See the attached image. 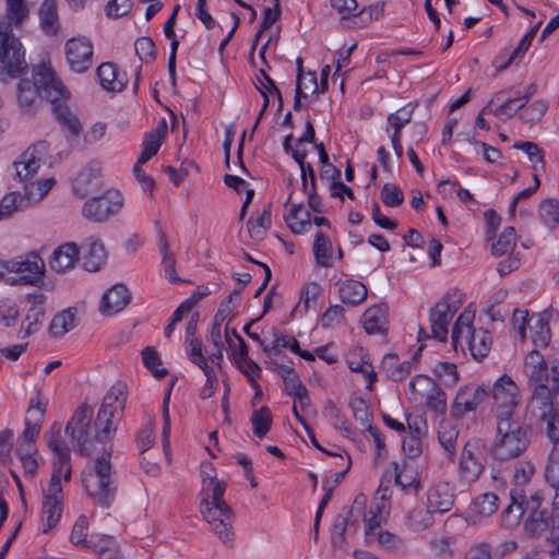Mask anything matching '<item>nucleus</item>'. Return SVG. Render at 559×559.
I'll return each instance as SVG.
<instances>
[{
	"mask_svg": "<svg viewBox=\"0 0 559 559\" xmlns=\"http://www.w3.org/2000/svg\"><path fill=\"white\" fill-rule=\"evenodd\" d=\"M524 373L533 386L527 404L530 414L543 415L559 394V368L556 361L547 362L538 350H531L524 362Z\"/></svg>",
	"mask_w": 559,
	"mask_h": 559,
	"instance_id": "nucleus-1",
	"label": "nucleus"
},
{
	"mask_svg": "<svg viewBox=\"0 0 559 559\" xmlns=\"http://www.w3.org/2000/svg\"><path fill=\"white\" fill-rule=\"evenodd\" d=\"M496 421V436L489 453L493 461L507 462L520 457L531 443V428L520 417Z\"/></svg>",
	"mask_w": 559,
	"mask_h": 559,
	"instance_id": "nucleus-2",
	"label": "nucleus"
},
{
	"mask_svg": "<svg viewBox=\"0 0 559 559\" xmlns=\"http://www.w3.org/2000/svg\"><path fill=\"white\" fill-rule=\"evenodd\" d=\"M82 483L95 504L109 508L114 503L118 483L112 473L110 452L94 461L93 468L83 473Z\"/></svg>",
	"mask_w": 559,
	"mask_h": 559,
	"instance_id": "nucleus-3",
	"label": "nucleus"
},
{
	"mask_svg": "<svg viewBox=\"0 0 559 559\" xmlns=\"http://www.w3.org/2000/svg\"><path fill=\"white\" fill-rule=\"evenodd\" d=\"M93 408L87 403H82L72 415L66 426V433L76 442L82 456H90L95 442H104L112 437V432H102L104 425H98V416L92 421Z\"/></svg>",
	"mask_w": 559,
	"mask_h": 559,
	"instance_id": "nucleus-4",
	"label": "nucleus"
},
{
	"mask_svg": "<svg viewBox=\"0 0 559 559\" xmlns=\"http://www.w3.org/2000/svg\"><path fill=\"white\" fill-rule=\"evenodd\" d=\"M474 317V312L464 310L454 322L451 340L455 350L459 346L463 349L466 344L472 356L481 360L491 349L492 337L487 330L473 326Z\"/></svg>",
	"mask_w": 559,
	"mask_h": 559,
	"instance_id": "nucleus-5",
	"label": "nucleus"
},
{
	"mask_svg": "<svg viewBox=\"0 0 559 559\" xmlns=\"http://www.w3.org/2000/svg\"><path fill=\"white\" fill-rule=\"evenodd\" d=\"M488 389V405L495 420L520 417L518 408L522 402V395L518 384L503 374L498 378Z\"/></svg>",
	"mask_w": 559,
	"mask_h": 559,
	"instance_id": "nucleus-6",
	"label": "nucleus"
},
{
	"mask_svg": "<svg viewBox=\"0 0 559 559\" xmlns=\"http://www.w3.org/2000/svg\"><path fill=\"white\" fill-rule=\"evenodd\" d=\"M56 82H62L56 72L48 67L41 66L34 73V80L22 79L17 84V102L25 112H31L38 100L45 97L51 104L56 92L52 88Z\"/></svg>",
	"mask_w": 559,
	"mask_h": 559,
	"instance_id": "nucleus-7",
	"label": "nucleus"
},
{
	"mask_svg": "<svg viewBox=\"0 0 559 559\" xmlns=\"http://www.w3.org/2000/svg\"><path fill=\"white\" fill-rule=\"evenodd\" d=\"M523 523L524 534L528 538H540L548 532L550 559H559V522H557V510L552 499L551 512L548 510L532 509Z\"/></svg>",
	"mask_w": 559,
	"mask_h": 559,
	"instance_id": "nucleus-8",
	"label": "nucleus"
},
{
	"mask_svg": "<svg viewBox=\"0 0 559 559\" xmlns=\"http://www.w3.org/2000/svg\"><path fill=\"white\" fill-rule=\"evenodd\" d=\"M488 451L481 439L474 438L465 442L459 457L457 483L469 488L484 474Z\"/></svg>",
	"mask_w": 559,
	"mask_h": 559,
	"instance_id": "nucleus-9",
	"label": "nucleus"
},
{
	"mask_svg": "<svg viewBox=\"0 0 559 559\" xmlns=\"http://www.w3.org/2000/svg\"><path fill=\"white\" fill-rule=\"evenodd\" d=\"M27 69L25 51L11 23L0 22V74L19 76Z\"/></svg>",
	"mask_w": 559,
	"mask_h": 559,
	"instance_id": "nucleus-10",
	"label": "nucleus"
},
{
	"mask_svg": "<svg viewBox=\"0 0 559 559\" xmlns=\"http://www.w3.org/2000/svg\"><path fill=\"white\" fill-rule=\"evenodd\" d=\"M464 294L457 288H451L430 309V330L433 338L441 342L447 340L448 326L463 304Z\"/></svg>",
	"mask_w": 559,
	"mask_h": 559,
	"instance_id": "nucleus-11",
	"label": "nucleus"
},
{
	"mask_svg": "<svg viewBox=\"0 0 559 559\" xmlns=\"http://www.w3.org/2000/svg\"><path fill=\"white\" fill-rule=\"evenodd\" d=\"M126 403L127 385L118 382L107 392L97 413L98 425H104V428H102L103 433H115L117 424L123 416Z\"/></svg>",
	"mask_w": 559,
	"mask_h": 559,
	"instance_id": "nucleus-12",
	"label": "nucleus"
},
{
	"mask_svg": "<svg viewBox=\"0 0 559 559\" xmlns=\"http://www.w3.org/2000/svg\"><path fill=\"white\" fill-rule=\"evenodd\" d=\"M56 95H53L51 105L52 114L68 138L78 139L82 133V124L79 117L69 108L68 100L70 92L62 82H56L52 85Z\"/></svg>",
	"mask_w": 559,
	"mask_h": 559,
	"instance_id": "nucleus-13",
	"label": "nucleus"
},
{
	"mask_svg": "<svg viewBox=\"0 0 559 559\" xmlns=\"http://www.w3.org/2000/svg\"><path fill=\"white\" fill-rule=\"evenodd\" d=\"M123 207V197L117 190H108L99 197L85 201L82 214L88 221L103 223L118 214Z\"/></svg>",
	"mask_w": 559,
	"mask_h": 559,
	"instance_id": "nucleus-14",
	"label": "nucleus"
},
{
	"mask_svg": "<svg viewBox=\"0 0 559 559\" xmlns=\"http://www.w3.org/2000/svg\"><path fill=\"white\" fill-rule=\"evenodd\" d=\"M365 501V496L357 497L350 508H344L343 511L335 516L331 532V544L333 548L342 550L347 549L346 531L349 527L354 532H357L358 520L354 516L364 514Z\"/></svg>",
	"mask_w": 559,
	"mask_h": 559,
	"instance_id": "nucleus-15",
	"label": "nucleus"
},
{
	"mask_svg": "<svg viewBox=\"0 0 559 559\" xmlns=\"http://www.w3.org/2000/svg\"><path fill=\"white\" fill-rule=\"evenodd\" d=\"M201 512L204 520L212 526L215 534L224 543L233 539L231 527L233 510L227 503H210L209 499L201 502Z\"/></svg>",
	"mask_w": 559,
	"mask_h": 559,
	"instance_id": "nucleus-16",
	"label": "nucleus"
},
{
	"mask_svg": "<svg viewBox=\"0 0 559 559\" xmlns=\"http://www.w3.org/2000/svg\"><path fill=\"white\" fill-rule=\"evenodd\" d=\"M411 392L426 397V407L436 415L444 414L447 409V394L441 386L425 374L415 376L409 382Z\"/></svg>",
	"mask_w": 559,
	"mask_h": 559,
	"instance_id": "nucleus-17",
	"label": "nucleus"
},
{
	"mask_svg": "<svg viewBox=\"0 0 559 559\" xmlns=\"http://www.w3.org/2000/svg\"><path fill=\"white\" fill-rule=\"evenodd\" d=\"M516 246V233L514 227H507L503 229L501 235L493 239L491 242V254L499 258L504 254H509V257L500 261L497 266V271L500 276H504L510 274L511 272L518 270L521 264V259L513 254V249Z\"/></svg>",
	"mask_w": 559,
	"mask_h": 559,
	"instance_id": "nucleus-18",
	"label": "nucleus"
},
{
	"mask_svg": "<svg viewBox=\"0 0 559 559\" xmlns=\"http://www.w3.org/2000/svg\"><path fill=\"white\" fill-rule=\"evenodd\" d=\"M488 389L486 384L465 385L460 388L451 405V415L463 418L467 413L475 412L483 404H488Z\"/></svg>",
	"mask_w": 559,
	"mask_h": 559,
	"instance_id": "nucleus-19",
	"label": "nucleus"
},
{
	"mask_svg": "<svg viewBox=\"0 0 559 559\" xmlns=\"http://www.w3.org/2000/svg\"><path fill=\"white\" fill-rule=\"evenodd\" d=\"M69 67L76 73L87 71L93 64V45L86 37H73L66 44Z\"/></svg>",
	"mask_w": 559,
	"mask_h": 559,
	"instance_id": "nucleus-20",
	"label": "nucleus"
},
{
	"mask_svg": "<svg viewBox=\"0 0 559 559\" xmlns=\"http://www.w3.org/2000/svg\"><path fill=\"white\" fill-rule=\"evenodd\" d=\"M47 153V145L45 142L36 143L29 146L21 156L17 162L14 163L16 170V178L20 181H26L33 178L43 162V157Z\"/></svg>",
	"mask_w": 559,
	"mask_h": 559,
	"instance_id": "nucleus-21",
	"label": "nucleus"
},
{
	"mask_svg": "<svg viewBox=\"0 0 559 559\" xmlns=\"http://www.w3.org/2000/svg\"><path fill=\"white\" fill-rule=\"evenodd\" d=\"M1 265L9 272L28 273L22 277L27 284H34L40 280L45 271L44 260L34 251L20 260L1 262Z\"/></svg>",
	"mask_w": 559,
	"mask_h": 559,
	"instance_id": "nucleus-22",
	"label": "nucleus"
},
{
	"mask_svg": "<svg viewBox=\"0 0 559 559\" xmlns=\"http://www.w3.org/2000/svg\"><path fill=\"white\" fill-rule=\"evenodd\" d=\"M131 301V293L123 284H115L103 295L99 311L103 316H114Z\"/></svg>",
	"mask_w": 559,
	"mask_h": 559,
	"instance_id": "nucleus-23",
	"label": "nucleus"
},
{
	"mask_svg": "<svg viewBox=\"0 0 559 559\" xmlns=\"http://www.w3.org/2000/svg\"><path fill=\"white\" fill-rule=\"evenodd\" d=\"M509 496L510 503L500 514V526L504 530H513L518 527L524 512L526 511L524 508L526 496L523 493V490L512 489Z\"/></svg>",
	"mask_w": 559,
	"mask_h": 559,
	"instance_id": "nucleus-24",
	"label": "nucleus"
},
{
	"mask_svg": "<svg viewBox=\"0 0 559 559\" xmlns=\"http://www.w3.org/2000/svg\"><path fill=\"white\" fill-rule=\"evenodd\" d=\"M46 414V404L41 403L38 396L31 399L25 418V429L23 431V441L35 443L44 423Z\"/></svg>",
	"mask_w": 559,
	"mask_h": 559,
	"instance_id": "nucleus-25",
	"label": "nucleus"
},
{
	"mask_svg": "<svg viewBox=\"0 0 559 559\" xmlns=\"http://www.w3.org/2000/svg\"><path fill=\"white\" fill-rule=\"evenodd\" d=\"M427 504L435 513H445L454 504V493L449 483H438L427 492Z\"/></svg>",
	"mask_w": 559,
	"mask_h": 559,
	"instance_id": "nucleus-26",
	"label": "nucleus"
},
{
	"mask_svg": "<svg viewBox=\"0 0 559 559\" xmlns=\"http://www.w3.org/2000/svg\"><path fill=\"white\" fill-rule=\"evenodd\" d=\"M80 250L75 242H66L56 248L49 259L51 270L64 273L72 269L79 260Z\"/></svg>",
	"mask_w": 559,
	"mask_h": 559,
	"instance_id": "nucleus-27",
	"label": "nucleus"
},
{
	"mask_svg": "<svg viewBox=\"0 0 559 559\" xmlns=\"http://www.w3.org/2000/svg\"><path fill=\"white\" fill-rule=\"evenodd\" d=\"M86 250L83 254V266L90 272L98 271L106 262L107 253L104 243L96 237L86 239Z\"/></svg>",
	"mask_w": 559,
	"mask_h": 559,
	"instance_id": "nucleus-28",
	"label": "nucleus"
},
{
	"mask_svg": "<svg viewBox=\"0 0 559 559\" xmlns=\"http://www.w3.org/2000/svg\"><path fill=\"white\" fill-rule=\"evenodd\" d=\"M388 308L384 305H374L368 308L362 316V325L368 334H383L386 332Z\"/></svg>",
	"mask_w": 559,
	"mask_h": 559,
	"instance_id": "nucleus-29",
	"label": "nucleus"
},
{
	"mask_svg": "<svg viewBox=\"0 0 559 559\" xmlns=\"http://www.w3.org/2000/svg\"><path fill=\"white\" fill-rule=\"evenodd\" d=\"M87 549H92L99 559H120L119 544L109 535H92Z\"/></svg>",
	"mask_w": 559,
	"mask_h": 559,
	"instance_id": "nucleus-30",
	"label": "nucleus"
},
{
	"mask_svg": "<svg viewBox=\"0 0 559 559\" xmlns=\"http://www.w3.org/2000/svg\"><path fill=\"white\" fill-rule=\"evenodd\" d=\"M39 25L47 36H56L60 31L57 3L55 0H44L38 10Z\"/></svg>",
	"mask_w": 559,
	"mask_h": 559,
	"instance_id": "nucleus-31",
	"label": "nucleus"
},
{
	"mask_svg": "<svg viewBox=\"0 0 559 559\" xmlns=\"http://www.w3.org/2000/svg\"><path fill=\"white\" fill-rule=\"evenodd\" d=\"M33 193L26 191L24 195L19 192H10L5 194L0 202V221L10 218L15 212L22 211L31 204Z\"/></svg>",
	"mask_w": 559,
	"mask_h": 559,
	"instance_id": "nucleus-32",
	"label": "nucleus"
},
{
	"mask_svg": "<svg viewBox=\"0 0 559 559\" xmlns=\"http://www.w3.org/2000/svg\"><path fill=\"white\" fill-rule=\"evenodd\" d=\"M367 287L358 281L347 280L340 283L338 296L343 304L356 307L367 298Z\"/></svg>",
	"mask_w": 559,
	"mask_h": 559,
	"instance_id": "nucleus-33",
	"label": "nucleus"
},
{
	"mask_svg": "<svg viewBox=\"0 0 559 559\" xmlns=\"http://www.w3.org/2000/svg\"><path fill=\"white\" fill-rule=\"evenodd\" d=\"M98 178L99 168L96 165H90L84 167L74 179V192L81 198L86 197L98 186Z\"/></svg>",
	"mask_w": 559,
	"mask_h": 559,
	"instance_id": "nucleus-34",
	"label": "nucleus"
},
{
	"mask_svg": "<svg viewBox=\"0 0 559 559\" xmlns=\"http://www.w3.org/2000/svg\"><path fill=\"white\" fill-rule=\"evenodd\" d=\"M554 401H549V405L543 415H531L539 423L545 424L547 437L554 445H557L559 443V408L555 406Z\"/></svg>",
	"mask_w": 559,
	"mask_h": 559,
	"instance_id": "nucleus-35",
	"label": "nucleus"
},
{
	"mask_svg": "<svg viewBox=\"0 0 559 559\" xmlns=\"http://www.w3.org/2000/svg\"><path fill=\"white\" fill-rule=\"evenodd\" d=\"M284 218L294 234H304L311 228L310 213L304 210L302 204H294Z\"/></svg>",
	"mask_w": 559,
	"mask_h": 559,
	"instance_id": "nucleus-36",
	"label": "nucleus"
},
{
	"mask_svg": "<svg viewBox=\"0 0 559 559\" xmlns=\"http://www.w3.org/2000/svg\"><path fill=\"white\" fill-rule=\"evenodd\" d=\"M76 325V310L74 308H68L57 313L49 326L51 336L61 337Z\"/></svg>",
	"mask_w": 559,
	"mask_h": 559,
	"instance_id": "nucleus-37",
	"label": "nucleus"
},
{
	"mask_svg": "<svg viewBox=\"0 0 559 559\" xmlns=\"http://www.w3.org/2000/svg\"><path fill=\"white\" fill-rule=\"evenodd\" d=\"M435 511L426 508L415 507L406 516V525L414 532H423L428 530L435 523Z\"/></svg>",
	"mask_w": 559,
	"mask_h": 559,
	"instance_id": "nucleus-38",
	"label": "nucleus"
},
{
	"mask_svg": "<svg viewBox=\"0 0 559 559\" xmlns=\"http://www.w3.org/2000/svg\"><path fill=\"white\" fill-rule=\"evenodd\" d=\"M99 84L103 88L112 92H120L124 87V83L118 79L116 66L111 62H105L97 68L96 71Z\"/></svg>",
	"mask_w": 559,
	"mask_h": 559,
	"instance_id": "nucleus-39",
	"label": "nucleus"
},
{
	"mask_svg": "<svg viewBox=\"0 0 559 559\" xmlns=\"http://www.w3.org/2000/svg\"><path fill=\"white\" fill-rule=\"evenodd\" d=\"M272 203L264 206L261 214L257 217L255 222L248 221V231L252 239L263 240L267 229L271 227L272 219Z\"/></svg>",
	"mask_w": 559,
	"mask_h": 559,
	"instance_id": "nucleus-40",
	"label": "nucleus"
},
{
	"mask_svg": "<svg viewBox=\"0 0 559 559\" xmlns=\"http://www.w3.org/2000/svg\"><path fill=\"white\" fill-rule=\"evenodd\" d=\"M542 25V21H539L534 27H532L524 36L523 38L520 40L518 47L510 53V56L508 57V59L506 61H503L502 63H500L498 66V71H503L506 70L507 68H509L513 62H515L516 60H520L522 59V57L524 56V53L528 50V48L531 47L532 45V41L539 28V26Z\"/></svg>",
	"mask_w": 559,
	"mask_h": 559,
	"instance_id": "nucleus-41",
	"label": "nucleus"
},
{
	"mask_svg": "<svg viewBox=\"0 0 559 559\" xmlns=\"http://www.w3.org/2000/svg\"><path fill=\"white\" fill-rule=\"evenodd\" d=\"M499 508V497L493 492L478 495L472 502V511L481 516H491Z\"/></svg>",
	"mask_w": 559,
	"mask_h": 559,
	"instance_id": "nucleus-42",
	"label": "nucleus"
},
{
	"mask_svg": "<svg viewBox=\"0 0 559 559\" xmlns=\"http://www.w3.org/2000/svg\"><path fill=\"white\" fill-rule=\"evenodd\" d=\"M313 254L320 266H331L332 245L329 237L322 231H317L314 235Z\"/></svg>",
	"mask_w": 559,
	"mask_h": 559,
	"instance_id": "nucleus-43",
	"label": "nucleus"
},
{
	"mask_svg": "<svg viewBox=\"0 0 559 559\" xmlns=\"http://www.w3.org/2000/svg\"><path fill=\"white\" fill-rule=\"evenodd\" d=\"M62 513L61 501L55 498L45 499L43 503V533H48L59 522Z\"/></svg>",
	"mask_w": 559,
	"mask_h": 559,
	"instance_id": "nucleus-44",
	"label": "nucleus"
},
{
	"mask_svg": "<svg viewBox=\"0 0 559 559\" xmlns=\"http://www.w3.org/2000/svg\"><path fill=\"white\" fill-rule=\"evenodd\" d=\"M48 448L55 453V456L61 457V463L67 462L70 450L61 440V427L59 424H53L50 430L45 435Z\"/></svg>",
	"mask_w": 559,
	"mask_h": 559,
	"instance_id": "nucleus-45",
	"label": "nucleus"
},
{
	"mask_svg": "<svg viewBox=\"0 0 559 559\" xmlns=\"http://www.w3.org/2000/svg\"><path fill=\"white\" fill-rule=\"evenodd\" d=\"M383 368L386 370L389 377L394 381H400L408 376L412 371V362H399V358L394 354H388L383 359Z\"/></svg>",
	"mask_w": 559,
	"mask_h": 559,
	"instance_id": "nucleus-46",
	"label": "nucleus"
},
{
	"mask_svg": "<svg viewBox=\"0 0 559 559\" xmlns=\"http://www.w3.org/2000/svg\"><path fill=\"white\" fill-rule=\"evenodd\" d=\"M323 414L330 420H332L333 426L341 430L344 436L350 437L353 435L352 427L347 418L341 413L340 408L335 405L333 401H328L323 407Z\"/></svg>",
	"mask_w": 559,
	"mask_h": 559,
	"instance_id": "nucleus-47",
	"label": "nucleus"
},
{
	"mask_svg": "<svg viewBox=\"0 0 559 559\" xmlns=\"http://www.w3.org/2000/svg\"><path fill=\"white\" fill-rule=\"evenodd\" d=\"M159 250L163 254V265L165 270L166 277L169 282L176 283L179 282L180 278L176 275V260L173 253H169V243L166 238L165 233L159 231Z\"/></svg>",
	"mask_w": 559,
	"mask_h": 559,
	"instance_id": "nucleus-48",
	"label": "nucleus"
},
{
	"mask_svg": "<svg viewBox=\"0 0 559 559\" xmlns=\"http://www.w3.org/2000/svg\"><path fill=\"white\" fill-rule=\"evenodd\" d=\"M547 484L555 489L559 488V443L552 445L544 471Z\"/></svg>",
	"mask_w": 559,
	"mask_h": 559,
	"instance_id": "nucleus-49",
	"label": "nucleus"
},
{
	"mask_svg": "<svg viewBox=\"0 0 559 559\" xmlns=\"http://www.w3.org/2000/svg\"><path fill=\"white\" fill-rule=\"evenodd\" d=\"M251 424L253 426V433L263 438L271 429L272 413L267 406H262L260 409L253 412L251 416Z\"/></svg>",
	"mask_w": 559,
	"mask_h": 559,
	"instance_id": "nucleus-50",
	"label": "nucleus"
},
{
	"mask_svg": "<svg viewBox=\"0 0 559 559\" xmlns=\"http://www.w3.org/2000/svg\"><path fill=\"white\" fill-rule=\"evenodd\" d=\"M438 435L441 447L448 453V459L451 462H454L456 457V441L459 437V430L454 427L442 426Z\"/></svg>",
	"mask_w": 559,
	"mask_h": 559,
	"instance_id": "nucleus-51",
	"label": "nucleus"
},
{
	"mask_svg": "<svg viewBox=\"0 0 559 559\" xmlns=\"http://www.w3.org/2000/svg\"><path fill=\"white\" fill-rule=\"evenodd\" d=\"M141 354L144 366L153 373L155 378L163 379L166 377L167 369L160 367L162 360L154 347L146 346L142 349Z\"/></svg>",
	"mask_w": 559,
	"mask_h": 559,
	"instance_id": "nucleus-52",
	"label": "nucleus"
},
{
	"mask_svg": "<svg viewBox=\"0 0 559 559\" xmlns=\"http://www.w3.org/2000/svg\"><path fill=\"white\" fill-rule=\"evenodd\" d=\"M27 16L28 10L24 0H7V20L4 22L11 23V27L13 25L20 27Z\"/></svg>",
	"mask_w": 559,
	"mask_h": 559,
	"instance_id": "nucleus-53",
	"label": "nucleus"
},
{
	"mask_svg": "<svg viewBox=\"0 0 559 559\" xmlns=\"http://www.w3.org/2000/svg\"><path fill=\"white\" fill-rule=\"evenodd\" d=\"M45 316V308L43 296L36 300L32 307L28 309L27 314L25 317V322H27V326L24 330V336H28L37 330V325L41 323Z\"/></svg>",
	"mask_w": 559,
	"mask_h": 559,
	"instance_id": "nucleus-54",
	"label": "nucleus"
},
{
	"mask_svg": "<svg viewBox=\"0 0 559 559\" xmlns=\"http://www.w3.org/2000/svg\"><path fill=\"white\" fill-rule=\"evenodd\" d=\"M539 215L543 222L554 228L559 223V202L556 199H547L539 205Z\"/></svg>",
	"mask_w": 559,
	"mask_h": 559,
	"instance_id": "nucleus-55",
	"label": "nucleus"
},
{
	"mask_svg": "<svg viewBox=\"0 0 559 559\" xmlns=\"http://www.w3.org/2000/svg\"><path fill=\"white\" fill-rule=\"evenodd\" d=\"M162 145L160 134L147 133L143 140V148L138 158V164L147 163L154 155L157 154Z\"/></svg>",
	"mask_w": 559,
	"mask_h": 559,
	"instance_id": "nucleus-56",
	"label": "nucleus"
},
{
	"mask_svg": "<svg viewBox=\"0 0 559 559\" xmlns=\"http://www.w3.org/2000/svg\"><path fill=\"white\" fill-rule=\"evenodd\" d=\"M551 338L550 328L548 322L538 318L532 328V342L536 347H546Z\"/></svg>",
	"mask_w": 559,
	"mask_h": 559,
	"instance_id": "nucleus-57",
	"label": "nucleus"
},
{
	"mask_svg": "<svg viewBox=\"0 0 559 559\" xmlns=\"http://www.w3.org/2000/svg\"><path fill=\"white\" fill-rule=\"evenodd\" d=\"M506 93L504 90L499 91L493 96V102H501V105L497 108L492 109V114L501 119V120H508L515 116L518 112V108L514 107V100L511 99V97L502 100V95Z\"/></svg>",
	"mask_w": 559,
	"mask_h": 559,
	"instance_id": "nucleus-58",
	"label": "nucleus"
},
{
	"mask_svg": "<svg viewBox=\"0 0 559 559\" xmlns=\"http://www.w3.org/2000/svg\"><path fill=\"white\" fill-rule=\"evenodd\" d=\"M380 198L389 207H397L404 202L403 191L394 183H385L381 189Z\"/></svg>",
	"mask_w": 559,
	"mask_h": 559,
	"instance_id": "nucleus-59",
	"label": "nucleus"
},
{
	"mask_svg": "<svg viewBox=\"0 0 559 559\" xmlns=\"http://www.w3.org/2000/svg\"><path fill=\"white\" fill-rule=\"evenodd\" d=\"M349 406L353 412V416L356 420L362 425L369 427L371 425L372 413L369 408L368 403L361 397H354L349 402Z\"/></svg>",
	"mask_w": 559,
	"mask_h": 559,
	"instance_id": "nucleus-60",
	"label": "nucleus"
},
{
	"mask_svg": "<svg viewBox=\"0 0 559 559\" xmlns=\"http://www.w3.org/2000/svg\"><path fill=\"white\" fill-rule=\"evenodd\" d=\"M393 465L395 484L401 486L402 489L415 487V489L417 490L419 486V480L413 475V471L409 469L406 465L400 467V465L396 462H394Z\"/></svg>",
	"mask_w": 559,
	"mask_h": 559,
	"instance_id": "nucleus-61",
	"label": "nucleus"
},
{
	"mask_svg": "<svg viewBox=\"0 0 559 559\" xmlns=\"http://www.w3.org/2000/svg\"><path fill=\"white\" fill-rule=\"evenodd\" d=\"M433 372L445 385H454L459 380L456 366L452 362L439 361Z\"/></svg>",
	"mask_w": 559,
	"mask_h": 559,
	"instance_id": "nucleus-62",
	"label": "nucleus"
},
{
	"mask_svg": "<svg viewBox=\"0 0 559 559\" xmlns=\"http://www.w3.org/2000/svg\"><path fill=\"white\" fill-rule=\"evenodd\" d=\"M88 520L85 515H81L73 525L70 540L74 546L87 548L88 539H86V530Z\"/></svg>",
	"mask_w": 559,
	"mask_h": 559,
	"instance_id": "nucleus-63",
	"label": "nucleus"
},
{
	"mask_svg": "<svg viewBox=\"0 0 559 559\" xmlns=\"http://www.w3.org/2000/svg\"><path fill=\"white\" fill-rule=\"evenodd\" d=\"M413 108L411 105L404 106L388 116V124L394 129V132H401L403 127L411 122Z\"/></svg>",
	"mask_w": 559,
	"mask_h": 559,
	"instance_id": "nucleus-64",
	"label": "nucleus"
}]
</instances>
